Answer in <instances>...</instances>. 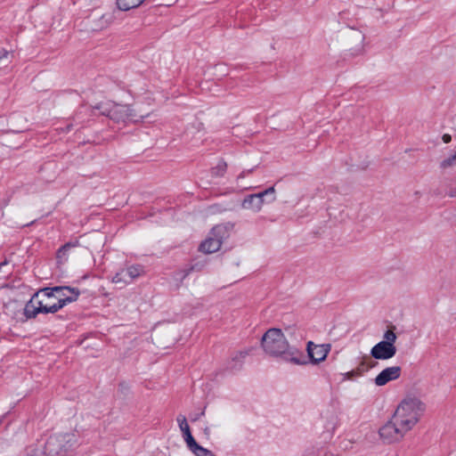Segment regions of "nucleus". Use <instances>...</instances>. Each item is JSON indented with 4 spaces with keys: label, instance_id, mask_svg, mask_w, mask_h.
<instances>
[{
    "label": "nucleus",
    "instance_id": "nucleus-18",
    "mask_svg": "<svg viewBox=\"0 0 456 456\" xmlns=\"http://www.w3.org/2000/svg\"><path fill=\"white\" fill-rule=\"evenodd\" d=\"M455 163H456V152L452 156L444 159L441 162V167L446 168V167L453 166Z\"/></svg>",
    "mask_w": 456,
    "mask_h": 456
},
{
    "label": "nucleus",
    "instance_id": "nucleus-12",
    "mask_svg": "<svg viewBox=\"0 0 456 456\" xmlns=\"http://www.w3.org/2000/svg\"><path fill=\"white\" fill-rule=\"evenodd\" d=\"M402 369L400 366H391L384 369L375 378L374 382L378 387H382L390 381L395 380L400 378Z\"/></svg>",
    "mask_w": 456,
    "mask_h": 456
},
{
    "label": "nucleus",
    "instance_id": "nucleus-4",
    "mask_svg": "<svg viewBox=\"0 0 456 456\" xmlns=\"http://www.w3.org/2000/svg\"><path fill=\"white\" fill-rule=\"evenodd\" d=\"M94 109L109 117L115 122H137L144 118L143 115H138L134 109L128 104H118L113 102H104L97 104Z\"/></svg>",
    "mask_w": 456,
    "mask_h": 456
},
{
    "label": "nucleus",
    "instance_id": "nucleus-22",
    "mask_svg": "<svg viewBox=\"0 0 456 456\" xmlns=\"http://www.w3.org/2000/svg\"><path fill=\"white\" fill-rule=\"evenodd\" d=\"M253 172V169H248V170H243L238 176H237V181H239L240 179H242L244 177H246L248 175L251 174Z\"/></svg>",
    "mask_w": 456,
    "mask_h": 456
},
{
    "label": "nucleus",
    "instance_id": "nucleus-17",
    "mask_svg": "<svg viewBox=\"0 0 456 456\" xmlns=\"http://www.w3.org/2000/svg\"><path fill=\"white\" fill-rule=\"evenodd\" d=\"M226 162L221 160L215 167L212 168L211 173L214 176H223L226 171Z\"/></svg>",
    "mask_w": 456,
    "mask_h": 456
},
{
    "label": "nucleus",
    "instance_id": "nucleus-25",
    "mask_svg": "<svg viewBox=\"0 0 456 456\" xmlns=\"http://www.w3.org/2000/svg\"><path fill=\"white\" fill-rule=\"evenodd\" d=\"M448 196L452 198L456 197V187L450 189V191H448Z\"/></svg>",
    "mask_w": 456,
    "mask_h": 456
},
{
    "label": "nucleus",
    "instance_id": "nucleus-20",
    "mask_svg": "<svg viewBox=\"0 0 456 456\" xmlns=\"http://www.w3.org/2000/svg\"><path fill=\"white\" fill-rule=\"evenodd\" d=\"M204 265H205V264L200 263V262L194 264L193 265L191 266V268L188 271H186L184 277L187 276L189 274V273L191 271H201L203 269Z\"/></svg>",
    "mask_w": 456,
    "mask_h": 456
},
{
    "label": "nucleus",
    "instance_id": "nucleus-14",
    "mask_svg": "<svg viewBox=\"0 0 456 456\" xmlns=\"http://www.w3.org/2000/svg\"><path fill=\"white\" fill-rule=\"evenodd\" d=\"M145 0H117V5L121 11H128L141 5Z\"/></svg>",
    "mask_w": 456,
    "mask_h": 456
},
{
    "label": "nucleus",
    "instance_id": "nucleus-21",
    "mask_svg": "<svg viewBox=\"0 0 456 456\" xmlns=\"http://www.w3.org/2000/svg\"><path fill=\"white\" fill-rule=\"evenodd\" d=\"M248 354V351H240L236 353V354L232 357V361H240L244 359Z\"/></svg>",
    "mask_w": 456,
    "mask_h": 456
},
{
    "label": "nucleus",
    "instance_id": "nucleus-6",
    "mask_svg": "<svg viewBox=\"0 0 456 456\" xmlns=\"http://www.w3.org/2000/svg\"><path fill=\"white\" fill-rule=\"evenodd\" d=\"M265 196H272L270 202L276 200L274 186H271L261 192L246 196L241 202V208L254 213H258L264 206Z\"/></svg>",
    "mask_w": 456,
    "mask_h": 456
},
{
    "label": "nucleus",
    "instance_id": "nucleus-16",
    "mask_svg": "<svg viewBox=\"0 0 456 456\" xmlns=\"http://www.w3.org/2000/svg\"><path fill=\"white\" fill-rule=\"evenodd\" d=\"M395 327L392 326L390 329H388L383 335V340L381 342L388 345L395 346V343L396 341L397 336L395 333Z\"/></svg>",
    "mask_w": 456,
    "mask_h": 456
},
{
    "label": "nucleus",
    "instance_id": "nucleus-24",
    "mask_svg": "<svg viewBox=\"0 0 456 456\" xmlns=\"http://www.w3.org/2000/svg\"><path fill=\"white\" fill-rule=\"evenodd\" d=\"M196 456H215L212 452L208 449H205V452L202 453L195 454Z\"/></svg>",
    "mask_w": 456,
    "mask_h": 456
},
{
    "label": "nucleus",
    "instance_id": "nucleus-1",
    "mask_svg": "<svg viewBox=\"0 0 456 456\" xmlns=\"http://www.w3.org/2000/svg\"><path fill=\"white\" fill-rule=\"evenodd\" d=\"M427 410L426 403L416 395H407L397 405L392 418L379 430L384 444L402 441L420 421Z\"/></svg>",
    "mask_w": 456,
    "mask_h": 456
},
{
    "label": "nucleus",
    "instance_id": "nucleus-9",
    "mask_svg": "<svg viewBox=\"0 0 456 456\" xmlns=\"http://www.w3.org/2000/svg\"><path fill=\"white\" fill-rule=\"evenodd\" d=\"M54 292L55 300L61 305V308L68 303L74 302L79 296V290L70 287H54L53 288Z\"/></svg>",
    "mask_w": 456,
    "mask_h": 456
},
{
    "label": "nucleus",
    "instance_id": "nucleus-23",
    "mask_svg": "<svg viewBox=\"0 0 456 456\" xmlns=\"http://www.w3.org/2000/svg\"><path fill=\"white\" fill-rule=\"evenodd\" d=\"M442 140L444 143H449L451 142L452 141V136L451 134H444L443 136H442Z\"/></svg>",
    "mask_w": 456,
    "mask_h": 456
},
{
    "label": "nucleus",
    "instance_id": "nucleus-2",
    "mask_svg": "<svg viewBox=\"0 0 456 456\" xmlns=\"http://www.w3.org/2000/svg\"><path fill=\"white\" fill-rule=\"evenodd\" d=\"M261 345L264 351L271 356H279L295 364L306 363L303 353L297 347L289 345L280 329L268 330L262 337Z\"/></svg>",
    "mask_w": 456,
    "mask_h": 456
},
{
    "label": "nucleus",
    "instance_id": "nucleus-8",
    "mask_svg": "<svg viewBox=\"0 0 456 456\" xmlns=\"http://www.w3.org/2000/svg\"><path fill=\"white\" fill-rule=\"evenodd\" d=\"M177 422H178L179 428L183 433V437L184 439V442L186 443V445L189 448V450L191 452H192L194 454L204 452L205 448L197 444V442L195 441V439L193 438L185 416L179 415L177 417Z\"/></svg>",
    "mask_w": 456,
    "mask_h": 456
},
{
    "label": "nucleus",
    "instance_id": "nucleus-5",
    "mask_svg": "<svg viewBox=\"0 0 456 456\" xmlns=\"http://www.w3.org/2000/svg\"><path fill=\"white\" fill-rule=\"evenodd\" d=\"M229 235L226 225H216L210 232L209 236L200 245L199 249L206 254L216 252L221 248L223 240Z\"/></svg>",
    "mask_w": 456,
    "mask_h": 456
},
{
    "label": "nucleus",
    "instance_id": "nucleus-10",
    "mask_svg": "<svg viewBox=\"0 0 456 456\" xmlns=\"http://www.w3.org/2000/svg\"><path fill=\"white\" fill-rule=\"evenodd\" d=\"M307 354L311 361L314 363L324 361L330 351V345H315L314 342L307 343Z\"/></svg>",
    "mask_w": 456,
    "mask_h": 456
},
{
    "label": "nucleus",
    "instance_id": "nucleus-15",
    "mask_svg": "<svg viewBox=\"0 0 456 456\" xmlns=\"http://www.w3.org/2000/svg\"><path fill=\"white\" fill-rule=\"evenodd\" d=\"M12 54L4 49H0V70L7 68L12 61Z\"/></svg>",
    "mask_w": 456,
    "mask_h": 456
},
{
    "label": "nucleus",
    "instance_id": "nucleus-13",
    "mask_svg": "<svg viewBox=\"0 0 456 456\" xmlns=\"http://www.w3.org/2000/svg\"><path fill=\"white\" fill-rule=\"evenodd\" d=\"M78 246V241L75 242H68L59 248L57 251L56 258L59 265H63L68 261L69 253L72 248H75Z\"/></svg>",
    "mask_w": 456,
    "mask_h": 456
},
{
    "label": "nucleus",
    "instance_id": "nucleus-19",
    "mask_svg": "<svg viewBox=\"0 0 456 456\" xmlns=\"http://www.w3.org/2000/svg\"><path fill=\"white\" fill-rule=\"evenodd\" d=\"M455 163H456V152L452 156L444 159L441 162V167L446 168V167L453 166Z\"/></svg>",
    "mask_w": 456,
    "mask_h": 456
},
{
    "label": "nucleus",
    "instance_id": "nucleus-11",
    "mask_svg": "<svg viewBox=\"0 0 456 456\" xmlns=\"http://www.w3.org/2000/svg\"><path fill=\"white\" fill-rule=\"evenodd\" d=\"M396 354V346L379 342L370 350V355L377 360H388Z\"/></svg>",
    "mask_w": 456,
    "mask_h": 456
},
{
    "label": "nucleus",
    "instance_id": "nucleus-3",
    "mask_svg": "<svg viewBox=\"0 0 456 456\" xmlns=\"http://www.w3.org/2000/svg\"><path fill=\"white\" fill-rule=\"evenodd\" d=\"M53 288L40 289L26 304L24 314L28 318H35L37 314H54L61 308V305L55 300Z\"/></svg>",
    "mask_w": 456,
    "mask_h": 456
},
{
    "label": "nucleus",
    "instance_id": "nucleus-7",
    "mask_svg": "<svg viewBox=\"0 0 456 456\" xmlns=\"http://www.w3.org/2000/svg\"><path fill=\"white\" fill-rule=\"evenodd\" d=\"M144 273V268L140 265H133L126 269L118 272L112 278L111 281L119 284L121 287L130 284L134 279Z\"/></svg>",
    "mask_w": 456,
    "mask_h": 456
}]
</instances>
